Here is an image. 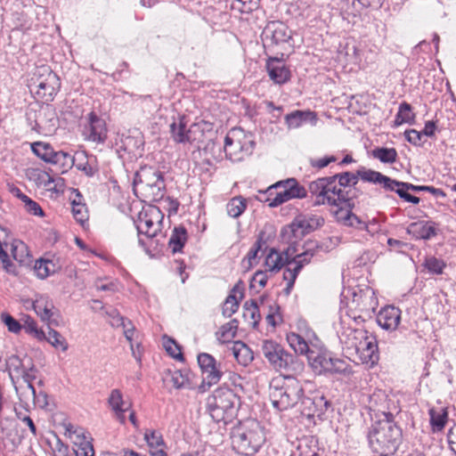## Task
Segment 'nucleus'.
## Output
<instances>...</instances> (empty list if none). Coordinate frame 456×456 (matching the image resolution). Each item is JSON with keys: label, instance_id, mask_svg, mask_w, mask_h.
<instances>
[{"label": "nucleus", "instance_id": "1", "mask_svg": "<svg viewBox=\"0 0 456 456\" xmlns=\"http://www.w3.org/2000/svg\"><path fill=\"white\" fill-rule=\"evenodd\" d=\"M359 181L358 172H343L333 176L318 178L309 183L308 190L315 197L314 205L328 204L338 209L352 208L356 197L355 188Z\"/></svg>", "mask_w": 456, "mask_h": 456}, {"label": "nucleus", "instance_id": "2", "mask_svg": "<svg viewBox=\"0 0 456 456\" xmlns=\"http://www.w3.org/2000/svg\"><path fill=\"white\" fill-rule=\"evenodd\" d=\"M231 439L232 447L238 453L253 456L265 443V434L257 420L249 419L232 428Z\"/></svg>", "mask_w": 456, "mask_h": 456}, {"label": "nucleus", "instance_id": "3", "mask_svg": "<svg viewBox=\"0 0 456 456\" xmlns=\"http://www.w3.org/2000/svg\"><path fill=\"white\" fill-rule=\"evenodd\" d=\"M402 431L393 419L376 421L369 432V444L372 451L379 456L393 455L400 444Z\"/></svg>", "mask_w": 456, "mask_h": 456}, {"label": "nucleus", "instance_id": "4", "mask_svg": "<svg viewBox=\"0 0 456 456\" xmlns=\"http://www.w3.org/2000/svg\"><path fill=\"white\" fill-rule=\"evenodd\" d=\"M304 389L299 381L290 376L274 378L270 382L269 397L278 411L293 407L302 398Z\"/></svg>", "mask_w": 456, "mask_h": 456}, {"label": "nucleus", "instance_id": "5", "mask_svg": "<svg viewBox=\"0 0 456 456\" xmlns=\"http://www.w3.org/2000/svg\"><path fill=\"white\" fill-rule=\"evenodd\" d=\"M261 349L265 359L276 370L290 373L303 369V363L297 356L288 353L273 340L263 341Z\"/></svg>", "mask_w": 456, "mask_h": 456}, {"label": "nucleus", "instance_id": "6", "mask_svg": "<svg viewBox=\"0 0 456 456\" xmlns=\"http://www.w3.org/2000/svg\"><path fill=\"white\" fill-rule=\"evenodd\" d=\"M254 147L255 141L252 134L245 132L240 127L232 128L224 138L225 156L232 162L241 161L251 155Z\"/></svg>", "mask_w": 456, "mask_h": 456}, {"label": "nucleus", "instance_id": "7", "mask_svg": "<svg viewBox=\"0 0 456 456\" xmlns=\"http://www.w3.org/2000/svg\"><path fill=\"white\" fill-rule=\"evenodd\" d=\"M236 395L228 387L216 388L207 399V410L211 418L216 421H226L233 416Z\"/></svg>", "mask_w": 456, "mask_h": 456}, {"label": "nucleus", "instance_id": "8", "mask_svg": "<svg viewBox=\"0 0 456 456\" xmlns=\"http://www.w3.org/2000/svg\"><path fill=\"white\" fill-rule=\"evenodd\" d=\"M323 224V219L312 215H299L293 222L281 230V236L284 241L295 246L297 240L315 230Z\"/></svg>", "mask_w": 456, "mask_h": 456}, {"label": "nucleus", "instance_id": "9", "mask_svg": "<svg viewBox=\"0 0 456 456\" xmlns=\"http://www.w3.org/2000/svg\"><path fill=\"white\" fill-rule=\"evenodd\" d=\"M37 73L39 77L34 82L37 87L36 94L45 102L53 101L61 87L58 76L47 66L40 67Z\"/></svg>", "mask_w": 456, "mask_h": 456}, {"label": "nucleus", "instance_id": "10", "mask_svg": "<svg viewBox=\"0 0 456 456\" xmlns=\"http://www.w3.org/2000/svg\"><path fill=\"white\" fill-rule=\"evenodd\" d=\"M351 322L360 323L363 322V319L360 315L351 316L349 314H346L341 316L340 329L338 330V335L340 342L348 349H354L367 333L362 329L352 327Z\"/></svg>", "mask_w": 456, "mask_h": 456}, {"label": "nucleus", "instance_id": "11", "mask_svg": "<svg viewBox=\"0 0 456 456\" xmlns=\"http://www.w3.org/2000/svg\"><path fill=\"white\" fill-rule=\"evenodd\" d=\"M163 216L159 208L150 207L139 213L136 222L138 234H145L148 238H153L160 230Z\"/></svg>", "mask_w": 456, "mask_h": 456}, {"label": "nucleus", "instance_id": "12", "mask_svg": "<svg viewBox=\"0 0 456 456\" xmlns=\"http://www.w3.org/2000/svg\"><path fill=\"white\" fill-rule=\"evenodd\" d=\"M198 363L203 376V381L200 388L205 387V386L210 387L220 381L223 376L221 363H218L211 354L200 353L198 355Z\"/></svg>", "mask_w": 456, "mask_h": 456}, {"label": "nucleus", "instance_id": "13", "mask_svg": "<svg viewBox=\"0 0 456 456\" xmlns=\"http://www.w3.org/2000/svg\"><path fill=\"white\" fill-rule=\"evenodd\" d=\"M164 181L163 174L153 167L144 166L136 172L134 180V190L135 192Z\"/></svg>", "mask_w": 456, "mask_h": 456}, {"label": "nucleus", "instance_id": "14", "mask_svg": "<svg viewBox=\"0 0 456 456\" xmlns=\"http://www.w3.org/2000/svg\"><path fill=\"white\" fill-rule=\"evenodd\" d=\"M296 251L297 249L292 244H289L288 248L282 253L275 248H271L265 260L266 271L277 272L286 265H289L290 258Z\"/></svg>", "mask_w": 456, "mask_h": 456}, {"label": "nucleus", "instance_id": "15", "mask_svg": "<svg viewBox=\"0 0 456 456\" xmlns=\"http://www.w3.org/2000/svg\"><path fill=\"white\" fill-rule=\"evenodd\" d=\"M359 359L366 364L373 365L379 360L378 346L375 338L369 337L367 333L354 348Z\"/></svg>", "mask_w": 456, "mask_h": 456}, {"label": "nucleus", "instance_id": "16", "mask_svg": "<svg viewBox=\"0 0 456 456\" xmlns=\"http://www.w3.org/2000/svg\"><path fill=\"white\" fill-rule=\"evenodd\" d=\"M33 309L40 317V319L46 322L49 326L58 325V311L48 297L40 296L33 302Z\"/></svg>", "mask_w": 456, "mask_h": 456}, {"label": "nucleus", "instance_id": "17", "mask_svg": "<svg viewBox=\"0 0 456 456\" xmlns=\"http://www.w3.org/2000/svg\"><path fill=\"white\" fill-rule=\"evenodd\" d=\"M390 403L387 393L381 389H377L369 395L368 408L370 411L375 412L376 415L382 414L384 419H393V414L390 412Z\"/></svg>", "mask_w": 456, "mask_h": 456}, {"label": "nucleus", "instance_id": "18", "mask_svg": "<svg viewBox=\"0 0 456 456\" xmlns=\"http://www.w3.org/2000/svg\"><path fill=\"white\" fill-rule=\"evenodd\" d=\"M269 77L275 84L282 85L290 79V70L285 62L278 58H269L266 62Z\"/></svg>", "mask_w": 456, "mask_h": 456}, {"label": "nucleus", "instance_id": "19", "mask_svg": "<svg viewBox=\"0 0 456 456\" xmlns=\"http://www.w3.org/2000/svg\"><path fill=\"white\" fill-rule=\"evenodd\" d=\"M284 119L287 128L291 130L297 129L307 123L311 124L312 126H315L318 118L317 114L314 111L309 110H297L287 114Z\"/></svg>", "mask_w": 456, "mask_h": 456}, {"label": "nucleus", "instance_id": "20", "mask_svg": "<svg viewBox=\"0 0 456 456\" xmlns=\"http://www.w3.org/2000/svg\"><path fill=\"white\" fill-rule=\"evenodd\" d=\"M291 30L281 21H272L264 29V36L278 45L287 43L291 38Z\"/></svg>", "mask_w": 456, "mask_h": 456}, {"label": "nucleus", "instance_id": "21", "mask_svg": "<svg viewBox=\"0 0 456 456\" xmlns=\"http://www.w3.org/2000/svg\"><path fill=\"white\" fill-rule=\"evenodd\" d=\"M401 311L395 306L381 309L377 316L378 324L384 330H395L399 325Z\"/></svg>", "mask_w": 456, "mask_h": 456}, {"label": "nucleus", "instance_id": "22", "mask_svg": "<svg viewBox=\"0 0 456 456\" xmlns=\"http://www.w3.org/2000/svg\"><path fill=\"white\" fill-rule=\"evenodd\" d=\"M265 194H267V198L264 200L268 202V205L272 208L277 207L291 200L289 190L287 186H285V181L278 182L270 186Z\"/></svg>", "mask_w": 456, "mask_h": 456}, {"label": "nucleus", "instance_id": "23", "mask_svg": "<svg viewBox=\"0 0 456 456\" xmlns=\"http://www.w3.org/2000/svg\"><path fill=\"white\" fill-rule=\"evenodd\" d=\"M358 175L364 182L371 183L374 184H380L385 190H393V185L397 184V181L380 172L361 167L358 169Z\"/></svg>", "mask_w": 456, "mask_h": 456}, {"label": "nucleus", "instance_id": "24", "mask_svg": "<svg viewBox=\"0 0 456 456\" xmlns=\"http://www.w3.org/2000/svg\"><path fill=\"white\" fill-rule=\"evenodd\" d=\"M88 120L90 132L87 135V139L98 143L104 142L107 138V129L104 120L94 112L89 114Z\"/></svg>", "mask_w": 456, "mask_h": 456}, {"label": "nucleus", "instance_id": "25", "mask_svg": "<svg viewBox=\"0 0 456 456\" xmlns=\"http://www.w3.org/2000/svg\"><path fill=\"white\" fill-rule=\"evenodd\" d=\"M108 403L118 420L121 424H125V412L130 409L131 405L124 401L121 391L119 389H113L110 392Z\"/></svg>", "mask_w": 456, "mask_h": 456}, {"label": "nucleus", "instance_id": "26", "mask_svg": "<svg viewBox=\"0 0 456 456\" xmlns=\"http://www.w3.org/2000/svg\"><path fill=\"white\" fill-rule=\"evenodd\" d=\"M170 133L172 139L178 143H191L195 140L191 128L186 126L184 118H180L170 125Z\"/></svg>", "mask_w": 456, "mask_h": 456}, {"label": "nucleus", "instance_id": "27", "mask_svg": "<svg viewBox=\"0 0 456 456\" xmlns=\"http://www.w3.org/2000/svg\"><path fill=\"white\" fill-rule=\"evenodd\" d=\"M243 296V285L240 281L234 287L232 288L231 293L225 299L223 305V314L225 317H231L233 314H235L239 308V300Z\"/></svg>", "mask_w": 456, "mask_h": 456}, {"label": "nucleus", "instance_id": "28", "mask_svg": "<svg viewBox=\"0 0 456 456\" xmlns=\"http://www.w3.org/2000/svg\"><path fill=\"white\" fill-rule=\"evenodd\" d=\"M309 364L318 374L328 373L332 364V357L326 354L312 351L307 356Z\"/></svg>", "mask_w": 456, "mask_h": 456}, {"label": "nucleus", "instance_id": "29", "mask_svg": "<svg viewBox=\"0 0 456 456\" xmlns=\"http://www.w3.org/2000/svg\"><path fill=\"white\" fill-rule=\"evenodd\" d=\"M407 232L416 239L429 240L436 234L432 223L419 221L409 225Z\"/></svg>", "mask_w": 456, "mask_h": 456}, {"label": "nucleus", "instance_id": "30", "mask_svg": "<svg viewBox=\"0 0 456 456\" xmlns=\"http://www.w3.org/2000/svg\"><path fill=\"white\" fill-rule=\"evenodd\" d=\"M230 350L239 364L248 366L254 359L251 349L242 341H234Z\"/></svg>", "mask_w": 456, "mask_h": 456}, {"label": "nucleus", "instance_id": "31", "mask_svg": "<svg viewBox=\"0 0 456 456\" xmlns=\"http://www.w3.org/2000/svg\"><path fill=\"white\" fill-rule=\"evenodd\" d=\"M431 430L440 432L444 429L448 420V411L444 407H432L428 410Z\"/></svg>", "mask_w": 456, "mask_h": 456}, {"label": "nucleus", "instance_id": "32", "mask_svg": "<svg viewBox=\"0 0 456 456\" xmlns=\"http://www.w3.org/2000/svg\"><path fill=\"white\" fill-rule=\"evenodd\" d=\"M265 233L262 232L259 233L257 240L248 252L247 256L243 258L242 263L244 267L250 268L257 263L258 253L263 250L265 247L266 248V243L264 240Z\"/></svg>", "mask_w": 456, "mask_h": 456}, {"label": "nucleus", "instance_id": "33", "mask_svg": "<svg viewBox=\"0 0 456 456\" xmlns=\"http://www.w3.org/2000/svg\"><path fill=\"white\" fill-rule=\"evenodd\" d=\"M187 240V231L184 227H175L169 238L168 245L175 254L180 252Z\"/></svg>", "mask_w": 456, "mask_h": 456}, {"label": "nucleus", "instance_id": "34", "mask_svg": "<svg viewBox=\"0 0 456 456\" xmlns=\"http://www.w3.org/2000/svg\"><path fill=\"white\" fill-rule=\"evenodd\" d=\"M166 184L165 181H160L154 185L146 187L137 192H140L145 200L159 201L165 195Z\"/></svg>", "mask_w": 456, "mask_h": 456}, {"label": "nucleus", "instance_id": "35", "mask_svg": "<svg viewBox=\"0 0 456 456\" xmlns=\"http://www.w3.org/2000/svg\"><path fill=\"white\" fill-rule=\"evenodd\" d=\"M8 231L0 226V260L7 273H14V266L8 259V254L4 248H8Z\"/></svg>", "mask_w": 456, "mask_h": 456}, {"label": "nucleus", "instance_id": "36", "mask_svg": "<svg viewBox=\"0 0 456 456\" xmlns=\"http://www.w3.org/2000/svg\"><path fill=\"white\" fill-rule=\"evenodd\" d=\"M58 266L53 260L39 259L36 261L34 271L40 279H45L58 270Z\"/></svg>", "mask_w": 456, "mask_h": 456}, {"label": "nucleus", "instance_id": "37", "mask_svg": "<svg viewBox=\"0 0 456 456\" xmlns=\"http://www.w3.org/2000/svg\"><path fill=\"white\" fill-rule=\"evenodd\" d=\"M287 341L297 354H306L308 356V353L312 352L305 339L295 332H290L287 335Z\"/></svg>", "mask_w": 456, "mask_h": 456}, {"label": "nucleus", "instance_id": "38", "mask_svg": "<svg viewBox=\"0 0 456 456\" xmlns=\"http://www.w3.org/2000/svg\"><path fill=\"white\" fill-rule=\"evenodd\" d=\"M238 330V321L233 319L222 325L216 332V338L220 343H226L234 338Z\"/></svg>", "mask_w": 456, "mask_h": 456}, {"label": "nucleus", "instance_id": "39", "mask_svg": "<svg viewBox=\"0 0 456 456\" xmlns=\"http://www.w3.org/2000/svg\"><path fill=\"white\" fill-rule=\"evenodd\" d=\"M37 369L35 367L32 359L28 358V362L24 365V369L20 371L19 376H21L23 381L27 384V387L35 395L36 390L32 384L33 380L37 379Z\"/></svg>", "mask_w": 456, "mask_h": 456}, {"label": "nucleus", "instance_id": "40", "mask_svg": "<svg viewBox=\"0 0 456 456\" xmlns=\"http://www.w3.org/2000/svg\"><path fill=\"white\" fill-rule=\"evenodd\" d=\"M246 208L247 200L241 196L233 197L226 204L227 214L232 218L240 216Z\"/></svg>", "mask_w": 456, "mask_h": 456}, {"label": "nucleus", "instance_id": "41", "mask_svg": "<svg viewBox=\"0 0 456 456\" xmlns=\"http://www.w3.org/2000/svg\"><path fill=\"white\" fill-rule=\"evenodd\" d=\"M50 163L59 165L61 167V173H65L75 165V158L62 151H54Z\"/></svg>", "mask_w": 456, "mask_h": 456}, {"label": "nucleus", "instance_id": "42", "mask_svg": "<svg viewBox=\"0 0 456 456\" xmlns=\"http://www.w3.org/2000/svg\"><path fill=\"white\" fill-rule=\"evenodd\" d=\"M31 150L35 155L47 163L51 162L55 151L50 144L42 142H36L32 143Z\"/></svg>", "mask_w": 456, "mask_h": 456}, {"label": "nucleus", "instance_id": "43", "mask_svg": "<svg viewBox=\"0 0 456 456\" xmlns=\"http://www.w3.org/2000/svg\"><path fill=\"white\" fill-rule=\"evenodd\" d=\"M65 430L66 434L69 435V438L73 442L75 448L89 441L88 436L82 428L74 427L73 425L69 424L66 426Z\"/></svg>", "mask_w": 456, "mask_h": 456}, {"label": "nucleus", "instance_id": "44", "mask_svg": "<svg viewBox=\"0 0 456 456\" xmlns=\"http://www.w3.org/2000/svg\"><path fill=\"white\" fill-rule=\"evenodd\" d=\"M243 317L248 320L249 323L256 326L260 320V314L257 304L255 300L246 301L243 305Z\"/></svg>", "mask_w": 456, "mask_h": 456}, {"label": "nucleus", "instance_id": "45", "mask_svg": "<svg viewBox=\"0 0 456 456\" xmlns=\"http://www.w3.org/2000/svg\"><path fill=\"white\" fill-rule=\"evenodd\" d=\"M372 155L382 163L392 164L397 159V151L395 148H376L372 151Z\"/></svg>", "mask_w": 456, "mask_h": 456}, {"label": "nucleus", "instance_id": "46", "mask_svg": "<svg viewBox=\"0 0 456 456\" xmlns=\"http://www.w3.org/2000/svg\"><path fill=\"white\" fill-rule=\"evenodd\" d=\"M414 121V114L411 111V107L407 102H403L399 106V110L395 116V124L400 126L403 123L411 124Z\"/></svg>", "mask_w": 456, "mask_h": 456}, {"label": "nucleus", "instance_id": "47", "mask_svg": "<svg viewBox=\"0 0 456 456\" xmlns=\"http://www.w3.org/2000/svg\"><path fill=\"white\" fill-rule=\"evenodd\" d=\"M22 328L26 333L32 336L38 341H44L46 338V335L43 330L39 329L37 327V322L29 316L25 319Z\"/></svg>", "mask_w": 456, "mask_h": 456}, {"label": "nucleus", "instance_id": "48", "mask_svg": "<svg viewBox=\"0 0 456 456\" xmlns=\"http://www.w3.org/2000/svg\"><path fill=\"white\" fill-rule=\"evenodd\" d=\"M17 196L22 200V202H24L27 212L37 216H44L45 213L37 202L21 193L19 189H17Z\"/></svg>", "mask_w": 456, "mask_h": 456}, {"label": "nucleus", "instance_id": "49", "mask_svg": "<svg viewBox=\"0 0 456 456\" xmlns=\"http://www.w3.org/2000/svg\"><path fill=\"white\" fill-rule=\"evenodd\" d=\"M285 186H287L290 199H303L306 197L307 191L305 187L301 186L297 181L294 178L287 179L285 181Z\"/></svg>", "mask_w": 456, "mask_h": 456}, {"label": "nucleus", "instance_id": "50", "mask_svg": "<svg viewBox=\"0 0 456 456\" xmlns=\"http://www.w3.org/2000/svg\"><path fill=\"white\" fill-rule=\"evenodd\" d=\"M144 439L151 450L163 449L164 441L162 436L154 430H146L144 433Z\"/></svg>", "mask_w": 456, "mask_h": 456}, {"label": "nucleus", "instance_id": "51", "mask_svg": "<svg viewBox=\"0 0 456 456\" xmlns=\"http://www.w3.org/2000/svg\"><path fill=\"white\" fill-rule=\"evenodd\" d=\"M163 346H164L166 351L174 359L180 360V361L183 360V356L181 352V348L174 339L165 336L163 338Z\"/></svg>", "mask_w": 456, "mask_h": 456}, {"label": "nucleus", "instance_id": "52", "mask_svg": "<svg viewBox=\"0 0 456 456\" xmlns=\"http://www.w3.org/2000/svg\"><path fill=\"white\" fill-rule=\"evenodd\" d=\"M45 340H47L55 348H61L62 351L68 349L65 338L55 330L50 329Z\"/></svg>", "mask_w": 456, "mask_h": 456}, {"label": "nucleus", "instance_id": "53", "mask_svg": "<svg viewBox=\"0 0 456 456\" xmlns=\"http://www.w3.org/2000/svg\"><path fill=\"white\" fill-rule=\"evenodd\" d=\"M424 266L433 274H441L445 267V264L441 259L429 256L426 258Z\"/></svg>", "mask_w": 456, "mask_h": 456}, {"label": "nucleus", "instance_id": "54", "mask_svg": "<svg viewBox=\"0 0 456 456\" xmlns=\"http://www.w3.org/2000/svg\"><path fill=\"white\" fill-rule=\"evenodd\" d=\"M329 373H338L348 376L352 373V370L346 361L332 357V364Z\"/></svg>", "mask_w": 456, "mask_h": 456}, {"label": "nucleus", "instance_id": "55", "mask_svg": "<svg viewBox=\"0 0 456 456\" xmlns=\"http://www.w3.org/2000/svg\"><path fill=\"white\" fill-rule=\"evenodd\" d=\"M28 357H24L20 359L17 355H12L7 359V366L11 373L14 372L17 376L20 375L22 369H24V365L28 362ZM12 374H11L12 376Z\"/></svg>", "mask_w": 456, "mask_h": 456}, {"label": "nucleus", "instance_id": "56", "mask_svg": "<svg viewBox=\"0 0 456 456\" xmlns=\"http://www.w3.org/2000/svg\"><path fill=\"white\" fill-rule=\"evenodd\" d=\"M72 214L74 218L80 224H84L88 218L87 208L85 204L74 200L72 201Z\"/></svg>", "mask_w": 456, "mask_h": 456}, {"label": "nucleus", "instance_id": "57", "mask_svg": "<svg viewBox=\"0 0 456 456\" xmlns=\"http://www.w3.org/2000/svg\"><path fill=\"white\" fill-rule=\"evenodd\" d=\"M93 157L84 156L76 167L78 170L83 171L86 175L93 176L98 170L97 167L93 163Z\"/></svg>", "mask_w": 456, "mask_h": 456}, {"label": "nucleus", "instance_id": "58", "mask_svg": "<svg viewBox=\"0 0 456 456\" xmlns=\"http://www.w3.org/2000/svg\"><path fill=\"white\" fill-rule=\"evenodd\" d=\"M39 179H41L42 183L45 186H47L49 190H54L56 191H60V188L63 185V181L61 178L54 179L48 173H43Z\"/></svg>", "mask_w": 456, "mask_h": 456}, {"label": "nucleus", "instance_id": "59", "mask_svg": "<svg viewBox=\"0 0 456 456\" xmlns=\"http://www.w3.org/2000/svg\"><path fill=\"white\" fill-rule=\"evenodd\" d=\"M389 191H395L401 199L404 200L407 202L412 204H418L419 202V198L413 196L408 192V191H411L410 188H406L401 185H393V190Z\"/></svg>", "mask_w": 456, "mask_h": 456}, {"label": "nucleus", "instance_id": "60", "mask_svg": "<svg viewBox=\"0 0 456 456\" xmlns=\"http://www.w3.org/2000/svg\"><path fill=\"white\" fill-rule=\"evenodd\" d=\"M189 382L188 375L181 370H175L171 375V383L176 389L184 387Z\"/></svg>", "mask_w": 456, "mask_h": 456}, {"label": "nucleus", "instance_id": "61", "mask_svg": "<svg viewBox=\"0 0 456 456\" xmlns=\"http://www.w3.org/2000/svg\"><path fill=\"white\" fill-rule=\"evenodd\" d=\"M1 319L3 322L7 326L8 330L12 333H19L22 329V325L12 316L8 314H2Z\"/></svg>", "mask_w": 456, "mask_h": 456}, {"label": "nucleus", "instance_id": "62", "mask_svg": "<svg viewBox=\"0 0 456 456\" xmlns=\"http://www.w3.org/2000/svg\"><path fill=\"white\" fill-rule=\"evenodd\" d=\"M314 253L310 251V249H306L303 253L297 254L290 258L289 265H299L301 266V269L303 266L306 264H308L313 257Z\"/></svg>", "mask_w": 456, "mask_h": 456}, {"label": "nucleus", "instance_id": "63", "mask_svg": "<svg viewBox=\"0 0 456 456\" xmlns=\"http://www.w3.org/2000/svg\"><path fill=\"white\" fill-rule=\"evenodd\" d=\"M301 270V266L299 265H287V267L283 273V278L285 281L289 282V285H294L296 278Z\"/></svg>", "mask_w": 456, "mask_h": 456}, {"label": "nucleus", "instance_id": "64", "mask_svg": "<svg viewBox=\"0 0 456 456\" xmlns=\"http://www.w3.org/2000/svg\"><path fill=\"white\" fill-rule=\"evenodd\" d=\"M51 448L53 456H69L68 446L64 444L58 437H55L54 441L51 443Z\"/></svg>", "mask_w": 456, "mask_h": 456}]
</instances>
